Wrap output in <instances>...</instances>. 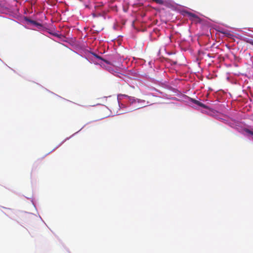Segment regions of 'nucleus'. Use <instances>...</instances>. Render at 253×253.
Masks as SVG:
<instances>
[{"label":"nucleus","mask_w":253,"mask_h":253,"mask_svg":"<svg viewBox=\"0 0 253 253\" xmlns=\"http://www.w3.org/2000/svg\"><path fill=\"white\" fill-rule=\"evenodd\" d=\"M30 22L33 24H35V25L37 24V22L35 21L30 20Z\"/></svg>","instance_id":"6e6552de"},{"label":"nucleus","mask_w":253,"mask_h":253,"mask_svg":"<svg viewBox=\"0 0 253 253\" xmlns=\"http://www.w3.org/2000/svg\"><path fill=\"white\" fill-rule=\"evenodd\" d=\"M94 56L95 57L98 59H100V60H101L102 61H103L104 62H105V63H106L107 64H110V62H109L108 61L106 60H105L104 59H103L101 57H100V56L97 55V54H94Z\"/></svg>","instance_id":"7ed1b4c3"},{"label":"nucleus","mask_w":253,"mask_h":253,"mask_svg":"<svg viewBox=\"0 0 253 253\" xmlns=\"http://www.w3.org/2000/svg\"><path fill=\"white\" fill-rule=\"evenodd\" d=\"M187 14L189 17L193 18H198V16L194 13L191 12H187Z\"/></svg>","instance_id":"20e7f679"},{"label":"nucleus","mask_w":253,"mask_h":253,"mask_svg":"<svg viewBox=\"0 0 253 253\" xmlns=\"http://www.w3.org/2000/svg\"><path fill=\"white\" fill-rule=\"evenodd\" d=\"M245 131L252 135H253V131H252L248 128H246L245 129Z\"/></svg>","instance_id":"423d86ee"},{"label":"nucleus","mask_w":253,"mask_h":253,"mask_svg":"<svg viewBox=\"0 0 253 253\" xmlns=\"http://www.w3.org/2000/svg\"><path fill=\"white\" fill-rule=\"evenodd\" d=\"M118 97L120 98H121V97H123L126 98L130 103H133L136 101V100L134 97L128 96L125 94H119L118 95Z\"/></svg>","instance_id":"f257e3e1"},{"label":"nucleus","mask_w":253,"mask_h":253,"mask_svg":"<svg viewBox=\"0 0 253 253\" xmlns=\"http://www.w3.org/2000/svg\"><path fill=\"white\" fill-rule=\"evenodd\" d=\"M247 42L251 44V45H253V40H251V39H250V40H248L247 41Z\"/></svg>","instance_id":"0eeeda50"},{"label":"nucleus","mask_w":253,"mask_h":253,"mask_svg":"<svg viewBox=\"0 0 253 253\" xmlns=\"http://www.w3.org/2000/svg\"><path fill=\"white\" fill-rule=\"evenodd\" d=\"M191 101L194 103V104L203 107V108H206L207 106L204 104L200 102V101L196 100L194 99H191Z\"/></svg>","instance_id":"f03ea898"},{"label":"nucleus","mask_w":253,"mask_h":253,"mask_svg":"<svg viewBox=\"0 0 253 253\" xmlns=\"http://www.w3.org/2000/svg\"><path fill=\"white\" fill-rule=\"evenodd\" d=\"M154 1L156 2L158 4H163L164 3V1L163 0H153Z\"/></svg>","instance_id":"39448f33"}]
</instances>
